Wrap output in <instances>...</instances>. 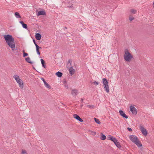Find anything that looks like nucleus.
I'll return each instance as SVG.
<instances>
[{
  "label": "nucleus",
  "mask_w": 154,
  "mask_h": 154,
  "mask_svg": "<svg viewBox=\"0 0 154 154\" xmlns=\"http://www.w3.org/2000/svg\"><path fill=\"white\" fill-rule=\"evenodd\" d=\"M4 37L7 44L12 49V50L13 51L15 50L14 39L12 35H4Z\"/></svg>",
  "instance_id": "obj_1"
},
{
  "label": "nucleus",
  "mask_w": 154,
  "mask_h": 154,
  "mask_svg": "<svg viewBox=\"0 0 154 154\" xmlns=\"http://www.w3.org/2000/svg\"><path fill=\"white\" fill-rule=\"evenodd\" d=\"M130 140L135 144L138 147H140L142 146L137 137L134 135H130L129 137Z\"/></svg>",
  "instance_id": "obj_2"
},
{
  "label": "nucleus",
  "mask_w": 154,
  "mask_h": 154,
  "mask_svg": "<svg viewBox=\"0 0 154 154\" xmlns=\"http://www.w3.org/2000/svg\"><path fill=\"white\" fill-rule=\"evenodd\" d=\"M125 60L127 62H129L133 58V56L129 52L128 49L125 50V54L124 55Z\"/></svg>",
  "instance_id": "obj_3"
},
{
  "label": "nucleus",
  "mask_w": 154,
  "mask_h": 154,
  "mask_svg": "<svg viewBox=\"0 0 154 154\" xmlns=\"http://www.w3.org/2000/svg\"><path fill=\"white\" fill-rule=\"evenodd\" d=\"M103 84L104 86V88L107 93L109 92V88L108 86V83L107 79L105 78L102 79Z\"/></svg>",
  "instance_id": "obj_4"
},
{
  "label": "nucleus",
  "mask_w": 154,
  "mask_h": 154,
  "mask_svg": "<svg viewBox=\"0 0 154 154\" xmlns=\"http://www.w3.org/2000/svg\"><path fill=\"white\" fill-rule=\"evenodd\" d=\"M140 129L142 133L145 136L147 135V132L144 128L142 126H140Z\"/></svg>",
  "instance_id": "obj_5"
},
{
  "label": "nucleus",
  "mask_w": 154,
  "mask_h": 154,
  "mask_svg": "<svg viewBox=\"0 0 154 154\" xmlns=\"http://www.w3.org/2000/svg\"><path fill=\"white\" fill-rule=\"evenodd\" d=\"M130 110L133 114L135 115L137 114V109L134 106H130Z\"/></svg>",
  "instance_id": "obj_6"
},
{
  "label": "nucleus",
  "mask_w": 154,
  "mask_h": 154,
  "mask_svg": "<svg viewBox=\"0 0 154 154\" xmlns=\"http://www.w3.org/2000/svg\"><path fill=\"white\" fill-rule=\"evenodd\" d=\"M74 117L78 121H79L81 122H82L83 121V120L80 118L79 116L77 114H74L73 115Z\"/></svg>",
  "instance_id": "obj_7"
},
{
  "label": "nucleus",
  "mask_w": 154,
  "mask_h": 154,
  "mask_svg": "<svg viewBox=\"0 0 154 154\" xmlns=\"http://www.w3.org/2000/svg\"><path fill=\"white\" fill-rule=\"evenodd\" d=\"M41 80L43 82L45 86L48 88H49V89L50 88H51L50 86L45 81L44 79L43 78H41Z\"/></svg>",
  "instance_id": "obj_8"
},
{
  "label": "nucleus",
  "mask_w": 154,
  "mask_h": 154,
  "mask_svg": "<svg viewBox=\"0 0 154 154\" xmlns=\"http://www.w3.org/2000/svg\"><path fill=\"white\" fill-rule=\"evenodd\" d=\"M119 112L120 115L123 118L126 119L128 118V116L125 114V112L123 111L120 110L119 111Z\"/></svg>",
  "instance_id": "obj_9"
},
{
  "label": "nucleus",
  "mask_w": 154,
  "mask_h": 154,
  "mask_svg": "<svg viewBox=\"0 0 154 154\" xmlns=\"http://www.w3.org/2000/svg\"><path fill=\"white\" fill-rule=\"evenodd\" d=\"M19 85V87L21 88H23V81L21 79L20 80L17 82Z\"/></svg>",
  "instance_id": "obj_10"
},
{
  "label": "nucleus",
  "mask_w": 154,
  "mask_h": 154,
  "mask_svg": "<svg viewBox=\"0 0 154 154\" xmlns=\"http://www.w3.org/2000/svg\"><path fill=\"white\" fill-rule=\"evenodd\" d=\"M78 93V91L77 90L73 89L72 91L71 94L73 96H76Z\"/></svg>",
  "instance_id": "obj_11"
},
{
  "label": "nucleus",
  "mask_w": 154,
  "mask_h": 154,
  "mask_svg": "<svg viewBox=\"0 0 154 154\" xmlns=\"http://www.w3.org/2000/svg\"><path fill=\"white\" fill-rule=\"evenodd\" d=\"M37 15L38 16L40 15H45V12L44 11H38L37 13Z\"/></svg>",
  "instance_id": "obj_12"
},
{
  "label": "nucleus",
  "mask_w": 154,
  "mask_h": 154,
  "mask_svg": "<svg viewBox=\"0 0 154 154\" xmlns=\"http://www.w3.org/2000/svg\"><path fill=\"white\" fill-rule=\"evenodd\" d=\"M20 23L22 25V27L23 28L25 29H27V26L26 24L24 23L23 21H20Z\"/></svg>",
  "instance_id": "obj_13"
},
{
  "label": "nucleus",
  "mask_w": 154,
  "mask_h": 154,
  "mask_svg": "<svg viewBox=\"0 0 154 154\" xmlns=\"http://www.w3.org/2000/svg\"><path fill=\"white\" fill-rule=\"evenodd\" d=\"M35 37L37 40H39L41 39V35L40 34L37 33L35 34Z\"/></svg>",
  "instance_id": "obj_14"
},
{
  "label": "nucleus",
  "mask_w": 154,
  "mask_h": 154,
  "mask_svg": "<svg viewBox=\"0 0 154 154\" xmlns=\"http://www.w3.org/2000/svg\"><path fill=\"white\" fill-rule=\"evenodd\" d=\"M69 71L70 74L71 75H72L74 73L75 70L72 66H71L69 69Z\"/></svg>",
  "instance_id": "obj_15"
},
{
  "label": "nucleus",
  "mask_w": 154,
  "mask_h": 154,
  "mask_svg": "<svg viewBox=\"0 0 154 154\" xmlns=\"http://www.w3.org/2000/svg\"><path fill=\"white\" fill-rule=\"evenodd\" d=\"M35 47H36V51L38 55H40V53L39 51V49H42V48L41 47H40L38 46H35Z\"/></svg>",
  "instance_id": "obj_16"
},
{
  "label": "nucleus",
  "mask_w": 154,
  "mask_h": 154,
  "mask_svg": "<svg viewBox=\"0 0 154 154\" xmlns=\"http://www.w3.org/2000/svg\"><path fill=\"white\" fill-rule=\"evenodd\" d=\"M13 78L15 79L17 82L19 80H20L21 79H20L19 76L17 75H14L13 76Z\"/></svg>",
  "instance_id": "obj_17"
},
{
  "label": "nucleus",
  "mask_w": 154,
  "mask_h": 154,
  "mask_svg": "<svg viewBox=\"0 0 154 154\" xmlns=\"http://www.w3.org/2000/svg\"><path fill=\"white\" fill-rule=\"evenodd\" d=\"M62 73L59 71H58L56 73V75L57 76L60 78L62 76Z\"/></svg>",
  "instance_id": "obj_18"
},
{
  "label": "nucleus",
  "mask_w": 154,
  "mask_h": 154,
  "mask_svg": "<svg viewBox=\"0 0 154 154\" xmlns=\"http://www.w3.org/2000/svg\"><path fill=\"white\" fill-rule=\"evenodd\" d=\"M25 60L28 63L31 64L32 63V62L30 60V59L29 57H28L25 58Z\"/></svg>",
  "instance_id": "obj_19"
},
{
  "label": "nucleus",
  "mask_w": 154,
  "mask_h": 154,
  "mask_svg": "<svg viewBox=\"0 0 154 154\" xmlns=\"http://www.w3.org/2000/svg\"><path fill=\"white\" fill-rule=\"evenodd\" d=\"M41 61L42 63V66L44 67V68H45L46 67V66L45 65V63L44 60L42 59H41Z\"/></svg>",
  "instance_id": "obj_20"
},
{
  "label": "nucleus",
  "mask_w": 154,
  "mask_h": 154,
  "mask_svg": "<svg viewBox=\"0 0 154 154\" xmlns=\"http://www.w3.org/2000/svg\"><path fill=\"white\" fill-rule=\"evenodd\" d=\"M14 15L15 16V17L17 18H21V16L20 15V14L18 12H15L14 13Z\"/></svg>",
  "instance_id": "obj_21"
},
{
  "label": "nucleus",
  "mask_w": 154,
  "mask_h": 154,
  "mask_svg": "<svg viewBox=\"0 0 154 154\" xmlns=\"http://www.w3.org/2000/svg\"><path fill=\"white\" fill-rule=\"evenodd\" d=\"M109 139L114 142V141H116V139L112 136H111L110 137Z\"/></svg>",
  "instance_id": "obj_22"
},
{
  "label": "nucleus",
  "mask_w": 154,
  "mask_h": 154,
  "mask_svg": "<svg viewBox=\"0 0 154 154\" xmlns=\"http://www.w3.org/2000/svg\"><path fill=\"white\" fill-rule=\"evenodd\" d=\"M102 134L101 137H100V139L101 140H104L106 139V136L104 134H103L102 133H101Z\"/></svg>",
  "instance_id": "obj_23"
},
{
  "label": "nucleus",
  "mask_w": 154,
  "mask_h": 154,
  "mask_svg": "<svg viewBox=\"0 0 154 154\" xmlns=\"http://www.w3.org/2000/svg\"><path fill=\"white\" fill-rule=\"evenodd\" d=\"M94 119L96 123L99 124H100L101 122L98 119H97L96 118H94Z\"/></svg>",
  "instance_id": "obj_24"
},
{
  "label": "nucleus",
  "mask_w": 154,
  "mask_h": 154,
  "mask_svg": "<svg viewBox=\"0 0 154 154\" xmlns=\"http://www.w3.org/2000/svg\"><path fill=\"white\" fill-rule=\"evenodd\" d=\"M115 145L119 148H120L121 147V145L120 143L118 142L116 143V144Z\"/></svg>",
  "instance_id": "obj_25"
},
{
  "label": "nucleus",
  "mask_w": 154,
  "mask_h": 154,
  "mask_svg": "<svg viewBox=\"0 0 154 154\" xmlns=\"http://www.w3.org/2000/svg\"><path fill=\"white\" fill-rule=\"evenodd\" d=\"M23 57H25L28 55V54L27 53H25L24 50H23Z\"/></svg>",
  "instance_id": "obj_26"
},
{
  "label": "nucleus",
  "mask_w": 154,
  "mask_h": 154,
  "mask_svg": "<svg viewBox=\"0 0 154 154\" xmlns=\"http://www.w3.org/2000/svg\"><path fill=\"white\" fill-rule=\"evenodd\" d=\"M87 107L91 109L94 108V106L93 105H88Z\"/></svg>",
  "instance_id": "obj_27"
},
{
  "label": "nucleus",
  "mask_w": 154,
  "mask_h": 154,
  "mask_svg": "<svg viewBox=\"0 0 154 154\" xmlns=\"http://www.w3.org/2000/svg\"><path fill=\"white\" fill-rule=\"evenodd\" d=\"M21 154H28L26 151L24 150H22Z\"/></svg>",
  "instance_id": "obj_28"
},
{
  "label": "nucleus",
  "mask_w": 154,
  "mask_h": 154,
  "mask_svg": "<svg viewBox=\"0 0 154 154\" xmlns=\"http://www.w3.org/2000/svg\"><path fill=\"white\" fill-rule=\"evenodd\" d=\"M131 12L133 14H135L136 12V11L133 9H131Z\"/></svg>",
  "instance_id": "obj_29"
},
{
  "label": "nucleus",
  "mask_w": 154,
  "mask_h": 154,
  "mask_svg": "<svg viewBox=\"0 0 154 154\" xmlns=\"http://www.w3.org/2000/svg\"><path fill=\"white\" fill-rule=\"evenodd\" d=\"M62 82L64 85L67 84V82L65 79H63Z\"/></svg>",
  "instance_id": "obj_30"
},
{
  "label": "nucleus",
  "mask_w": 154,
  "mask_h": 154,
  "mask_svg": "<svg viewBox=\"0 0 154 154\" xmlns=\"http://www.w3.org/2000/svg\"><path fill=\"white\" fill-rule=\"evenodd\" d=\"M33 43H34V44L35 45V46H38L36 44V43L35 42V40L34 39H33Z\"/></svg>",
  "instance_id": "obj_31"
},
{
  "label": "nucleus",
  "mask_w": 154,
  "mask_h": 154,
  "mask_svg": "<svg viewBox=\"0 0 154 154\" xmlns=\"http://www.w3.org/2000/svg\"><path fill=\"white\" fill-rule=\"evenodd\" d=\"M94 84L96 85H98L99 84V82H96V81H95L94 82Z\"/></svg>",
  "instance_id": "obj_32"
},
{
  "label": "nucleus",
  "mask_w": 154,
  "mask_h": 154,
  "mask_svg": "<svg viewBox=\"0 0 154 154\" xmlns=\"http://www.w3.org/2000/svg\"><path fill=\"white\" fill-rule=\"evenodd\" d=\"M127 129L129 131H132V129H131V128H130L128 127V128H127Z\"/></svg>",
  "instance_id": "obj_33"
},
{
  "label": "nucleus",
  "mask_w": 154,
  "mask_h": 154,
  "mask_svg": "<svg viewBox=\"0 0 154 154\" xmlns=\"http://www.w3.org/2000/svg\"><path fill=\"white\" fill-rule=\"evenodd\" d=\"M134 19V18L133 17H130L129 18V20L131 21L133 20Z\"/></svg>",
  "instance_id": "obj_34"
},
{
  "label": "nucleus",
  "mask_w": 154,
  "mask_h": 154,
  "mask_svg": "<svg viewBox=\"0 0 154 154\" xmlns=\"http://www.w3.org/2000/svg\"><path fill=\"white\" fill-rule=\"evenodd\" d=\"M64 87L66 89H68V86L67 84H65Z\"/></svg>",
  "instance_id": "obj_35"
},
{
  "label": "nucleus",
  "mask_w": 154,
  "mask_h": 154,
  "mask_svg": "<svg viewBox=\"0 0 154 154\" xmlns=\"http://www.w3.org/2000/svg\"><path fill=\"white\" fill-rule=\"evenodd\" d=\"M118 140L116 139V141H114L113 142L115 144H116V143H117L118 142Z\"/></svg>",
  "instance_id": "obj_36"
},
{
  "label": "nucleus",
  "mask_w": 154,
  "mask_h": 154,
  "mask_svg": "<svg viewBox=\"0 0 154 154\" xmlns=\"http://www.w3.org/2000/svg\"><path fill=\"white\" fill-rule=\"evenodd\" d=\"M83 106V104H81L80 105V106L81 107H82Z\"/></svg>",
  "instance_id": "obj_37"
},
{
  "label": "nucleus",
  "mask_w": 154,
  "mask_h": 154,
  "mask_svg": "<svg viewBox=\"0 0 154 154\" xmlns=\"http://www.w3.org/2000/svg\"><path fill=\"white\" fill-rule=\"evenodd\" d=\"M83 99H81V101L82 102H83Z\"/></svg>",
  "instance_id": "obj_38"
},
{
  "label": "nucleus",
  "mask_w": 154,
  "mask_h": 154,
  "mask_svg": "<svg viewBox=\"0 0 154 154\" xmlns=\"http://www.w3.org/2000/svg\"><path fill=\"white\" fill-rule=\"evenodd\" d=\"M72 5L71 6H70L69 7H70V8H72Z\"/></svg>",
  "instance_id": "obj_39"
},
{
  "label": "nucleus",
  "mask_w": 154,
  "mask_h": 154,
  "mask_svg": "<svg viewBox=\"0 0 154 154\" xmlns=\"http://www.w3.org/2000/svg\"><path fill=\"white\" fill-rule=\"evenodd\" d=\"M153 7H154V2L153 3Z\"/></svg>",
  "instance_id": "obj_40"
}]
</instances>
